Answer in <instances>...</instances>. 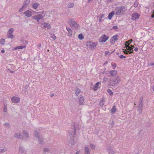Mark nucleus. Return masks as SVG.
Returning a JSON list of instances; mask_svg holds the SVG:
<instances>
[{"instance_id":"nucleus-38","label":"nucleus","mask_w":154,"mask_h":154,"mask_svg":"<svg viewBox=\"0 0 154 154\" xmlns=\"http://www.w3.org/2000/svg\"><path fill=\"white\" fill-rule=\"evenodd\" d=\"M5 42V39L3 38H2L0 39V44L4 45V43Z\"/></svg>"},{"instance_id":"nucleus-36","label":"nucleus","mask_w":154,"mask_h":154,"mask_svg":"<svg viewBox=\"0 0 154 154\" xmlns=\"http://www.w3.org/2000/svg\"><path fill=\"white\" fill-rule=\"evenodd\" d=\"M104 101L102 100L100 102L99 104L100 106L103 107L104 104Z\"/></svg>"},{"instance_id":"nucleus-29","label":"nucleus","mask_w":154,"mask_h":154,"mask_svg":"<svg viewBox=\"0 0 154 154\" xmlns=\"http://www.w3.org/2000/svg\"><path fill=\"white\" fill-rule=\"evenodd\" d=\"M30 2V0H26L23 3V5H24V7H26V6L28 5Z\"/></svg>"},{"instance_id":"nucleus-15","label":"nucleus","mask_w":154,"mask_h":154,"mask_svg":"<svg viewBox=\"0 0 154 154\" xmlns=\"http://www.w3.org/2000/svg\"><path fill=\"white\" fill-rule=\"evenodd\" d=\"M23 134L25 138H28L29 137V133L26 131L23 130Z\"/></svg>"},{"instance_id":"nucleus-61","label":"nucleus","mask_w":154,"mask_h":154,"mask_svg":"<svg viewBox=\"0 0 154 154\" xmlns=\"http://www.w3.org/2000/svg\"><path fill=\"white\" fill-rule=\"evenodd\" d=\"M129 41L130 42V43H131V42H132V39H130L129 40Z\"/></svg>"},{"instance_id":"nucleus-13","label":"nucleus","mask_w":154,"mask_h":154,"mask_svg":"<svg viewBox=\"0 0 154 154\" xmlns=\"http://www.w3.org/2000/svg\"><path fill=\"white\" fill-rule=\"evenodd\" d=\"M24 14L28 17H30L32 16V12L31 11L27 10L24 12Z\"/></svg>"},{"instance_id":"nucleus-2","label":"nucleus","mask_w":154,"mask_h":154,"mask_svg":"<svg viewBox=\"0 0 154 154\" xmlns=\"http://www.w3.org/2000/svg\"><path fill=\"white\" fill-rule=\"evenodd\" d=\"M121 81V79L119 76H116L115 79L111 78L109 79V85L110 86H114L119 84Z\"/></svg>"},{"instance_id":"nucleus-37","label":"nucleus","mask_w":154,"mask_h":154,"mask_svg":"<svg viewBox=\"0 0 154 154\" xmlns=\"http://www.w3.org/2000/svg\"><path fill=\"white\" fill-rule=\"evenodd\" d=\"M14 29L12 28H11L8 31V33H11V34H13L14 32Z\"/></svg>"},{"instance_id":"nucleus-63","label":"nucleus","mask_w":154,"mask_h":154,"mask_svg":"<svg viewBox=\"0 0 154 154\" xmlns=\"http://www.w3.org/2000/svg\"><path fill=\"white\" fill-rule=\"evenodd\" d=\"M152 90L153 91H154V85H153V87H152Z\"/></svg>"},{"instance_id":"nucleus-9","label":"nucleus","mask_w":154,"mask_h":154,"mask_svg":"<svg viewBox=\"0 0 154 154\" xmlns=\"http://www.w3.org/2000/svg\"><path fill=\"white\" fill-rule=\"evenodd\" d=\"M43 17V16L41 14H38L32 17L33 19L37 20L38 22L39 21L40 19H42Z\"/></svg>"},{"instance_id":"nucleus-34","label":"nucleus","mask_w":154,"mask_h":154,"mask_svg":"<svg viewBox=\"0 0 154 154\" xmlns=\"http://www.w3.org/2000/svg\"><path fill=\"white\" fill-rule=\"evenodd\" d=\"M107 92L111 96L113 94V92L109 89H107Z\"/></svg>"},{"instance_id":"nucleus-1","label":"nucleus","mask_w":154,"mask_h":154,"mask_svg":"<svg viewBox=\"0 0 154 154\" xmlns=\"http://www.w3.org/2000/svg\"><path fill=\"white\" fill-rule=\"evenodd\" d=\"M76 129L75 126L74 128L71 131H69L68 133L70 137L71 140H70V142L72 146H74L75 144V142L74 141L75 138V133Z\"/></svg>"},{"instance_id":"nucleus-3","label":"nucleus","mask_w":154,"mask_h":154,"mask_svg":"<svg viewBox=\"0 0 154 154\" xmlns=\"http://www.w3.org/2000/svg\"><path fill=\"white\" fill-rule=\"evenodd\" d=\"M86 45L89 48L92 49H94L97 45V43L96 42H93L89 41L87 42Z\"/></svg>"},{"instance_id":"nucleus-49","label":"nucleus","mask_w":154,"mask_h":154,"mask_svg":"<svg viewBox=\"0 0 154 154\" xmlns=\"http://www.w3.org/2000/svg\"><path fill=\"white\" fill-rule=\"evenodd\" d=\"M123 52L125 54H128V51H127L126 50H124Z\"/></svg>"},{"instance_id":"nucleus-19","label":"nucleus","mask_w":154,"mask_h":154,"mask_svg":"<svg viewBox=\"0 0 154 154\" xmlns=\"http://www.w3.org/2000/svg\"><path fill=\"white\" fill-rule=\"evenodd\" d=\"M117 36L118 35H116L111 37L110 39V42H112L113 41L115 42L117 40Z\"/></svg>"},{"instance_id":"nucleus-32","label":"nucleus","mask_w":154,"mask_h":154,"mask_svg":"<svg viewBox=\"0 0 154 154\" xmlns=\"http://www.w3.org/2000/svg\"><path fill=\"white\" fill-rule=\"evenodd\" d=\"M8 37V38H10L11 39H13L14 38V36L12 35V34H11V33H8L7 34Z\"/></svg>"},{"instance_id":"nucleus-64","label":"nucleus","mask_w":154,"mask_h":154,"mask_svg":"<svg viewBox=\"0 0 154 154\" xmlns=\"http://www.w3.org/2000/svg\"><path fill=\"white\" fill-rule=\"evenodd\" d=\"M24 41L26 43V44H28V41L27 40H25Z\"/></svg>"},{"instance_id":"nucleus-16","label":"nucleus","mask_w":154,"mask_h":154,"mask_svg":"<svg viewBox=\"0 0 154 154\" xmlns=\"http://www.w3.org/2000/svg\"><path fill=\"white\" fill-rule=\"evenodd\" d=\"M34 134L35 136L37 138H38L41 136V135L36 130H35L34 131Z\"/></svg>"},{"instance_id":"nucleus-59","label":"nucleus","mask_w":154,"mask_h":154,"mask_svg":"<svg viewBox=\"0 0 154 154\" xmlns=\"http://www.w3.org/2000/svg\"><path fill=\"white\" fill-rule=\"evenodd\" d=\"M81 92V91L79 89H78V94L80 93Z\"/></svg>"},{"instance_id":"nucleus-27","label":"nucleus","mask_w":154,"mask_h":154,"mask_svg":"<svg viewBox=\"0 0 154 154\" xmlns=\"http://www.w3.org/2000/svg\"><path fill=\"white\" fill-rule=\"evenodd\" d=\"M38 140V141L39 142V143L41 144H42L44 143L43 142V139L41 136L39 137L38 138H37Z\"/></svg>"},{"instance_id":"nucleus-48","label":"nucleus","mask_w":154,"mask_h":154,"mask_svg":"<svg viewBox=\"0 0 154 154\" xmlns=\"http://www.w3.org/2000/svg\"><path fill=\"white\" fill-rule=\"evenodd\" d=\"M148 65L149 66H154V63L152 62H150L149 63H148Z\"/></svg>"},{"instance_id":"nucleus-46","label":"nucleus","mask_w":154,"mask_h":154,"mask_svg":"<svg viewBox=\"0 0 154 154\" xmlns=\"http://www.w3.org/2000/svg\"><path fill=\"white\" fill-rule=\"evenodd\" d=\"M51 37L53 40H55L56 38V37L55 35L53 34L51 35Z\"/></svg>"},{"instance_id":"nucleus-50","label":"nucleus","mask_w":154,"mask_h":154,"mask_svg":"<svg viewBox=\"0 0 154 154\" xmlns=\"http://www.w3.org/2000/svg\"><path fill=\"white\" fill-rule=\"evenodd\" d=\"M7 108L6 106H5L4 109V112H6L7 111Z\"/></svg>"},{"instance_id":"nucleus-57","label":"nucleus","mask_w":154,"mask_h":154,"mask_svg":"<svg viewBox=\"0 0 154 154\" xmlns=\"http://www.w3.org/2000/svg\"><path fill=\"white\" fill-rule=\"evenodd\" d=\"M105 16V14H102L101 16V18H103Z\"/></svg>"},{"instance_id":"nucleus-51","label":"nucleus","mask_w":154,"mask_h":154,"mask_svg":"<svg viewBox=\"0 0 154 154\" xmlns=\"http://www.w3.org/2000/svg\"><path fill=\"white\" fill-rule=\"evenodd\" d=\"M114 152L112 150H110L109 151V153L114 154Z\"/></svg>"},{"instance_id":"nucleus-40","label":"nucleus","mask_w":154,"mask_h":154,"mask_svg":"<svg viewBox=\"0 0 154 154\" xmlns=\"http://www.w3.org/2000/svg\"><path fill=\"white\" fill-rule=\"evenodd\" d=\"M7 151V149H0V153H3Z\"/></svg>"},{"instance_id":"nucleus-21","label":"nucleus","mask_w":154,"mask_h":154,"mask_svg":"<svg viewBox=\"0 0 154 154\" xmlns=\"http://www.w3.org/2000/svg\"><path fill=\"white\" fill-rule=\"evenodd\" d=\"M28 87L26 86L25 87H23L22 90V92L23 94L26 95V93L27 92V89Z\"/></svg>"},{"instance_id":"nucleus-6","label":"nucleus","mask_w":154,"mask_h":154,"mask_svg":"<svg viewBox=\"0 0 154 154\" xmlns=\"http://www.w3.org/2000/svg\"><path fill=\"white\" fill-rule=\"evenodd\" d=\"M109 38V37L105 35L101 36L99 39V41L100 42H105Z\"/></svg>"},{"instance_id":"nucleus-54","label":"nucleus","mask_w":154,"mask_h":154,"mask_svg":"<svg viewBox=\"0 0 154 154\" xmlns=\"http://www.w3.org/2000/svg\"><path fill=\"white\" fill-rule=\"evenodd\" d=\"M109 52L108 51H106L105 52V55L106 56V55H108L109 54Z\"/></svg>"},{"instance_id":"nucleus-43","label":"nucleus","mask_w":154,"mask_h":154,"mask_svg":"<svg viewBox=\"0 0 154 154\" xmlns=\"http://www.w3.org/2000/svg\"><path fill=\"white\" fill-rule=\"evenodd\" d=\"M111 66H112L113 67L112 69H115L116 66V64L115 63L113 64H111Z\"/></svg>"},{"instance_id":"nucleus-23","label":"nucleus","mask_w":154,"mask_h":154,"mask_svg":"<svg viewBox=\"0 0 154 154\" xmlns=\"http://www.w3.org/2000/svg\"><path fill=\"white\" fill-rule=\"evenodd\" d=\"M26 45H21L19 46H17L14 49L15 50L18 49H23L24 48H26Z\"/></svg>"},{"instance_id":"nucleus-62","label":"nucleus","mask_w":154,"mask_h":154,"mask_svg":"<svg viewBox=\"0 0 154 154\" xmlns=\"http://www.w3.org/2000/svg\"><path fill=\"white\" fill-rule=\"evenodd\" d=\"M38 46L39 47H41V44H39Z\"/></svg>"},{"instance_id":"nucleus-30","label":"nucleus","mask_w":154,"mask_h":154,"mask_svg":"<svg viewBox=\"0 0 154 154\" xmlns=\"http://www.w3.org/2000/svg\"><path fill=\"white\" fill-rule=\"evenodd\" d=\"M85 154H90L89 150L88 148L85 147Z\"/></svg>"},{"instance_id":"nucleus-45","label":"nucleus","mask_w":154,"mask_h":154,"mask_svg":"<svg viewBox=\"0 0 154 154\" xmlns=\"http://www.w3.org/2000/svg\"><path fill=\"white\" fill-rule=\"evenodd\" d=\"M25 8V7H24V5H23L22 7L19 10V12H21Z\"/></svg>"},{"instance_id":"nucleus-35","label":"nucleus","mask_w":154,"mask_h":154,"mask_svg":"<svg viewBox=\"0 0 154 154\" xmlns=\"http://www.w3.org/2000/svg\"><path fill=\"white\" fill-rule=\"evenodd\" d=\"M143 108H137V111H138L139 114H141L142 112Z\"/></svg>"},{"instance_id":"nucleus-55","label":"nucleus","mask_w":154,"mask_h":154,"mask_svg":"<svg viewBox=\"0 0 154 154\" xmlns=\"http://www.w3.org/2000/svg\"><path fill=\"white\" fill-rule=\"evenodd\" d=\"M8 70L11 73H13L14 72V70H13V71H12V70H11L10 69H8Z\"/></svg>"},{"instance_id":"nucleus-52","label":"nucleus","mask_w":154,"mask_h":154,"mask_svg":"<svg viewBox=\"0 0 154 154\" xmlns=\"http://www.w3.org/2000/svg\"><path fill=\"white\" fill-rule=\"evenodd\" d=\"M112 28L114 29H117L118 28L117 26H114L112 27Z\"/></svg>"},{"instance_id":"nucleus-5","label":"nucleus","mask_w":154,"mask_h":154,"mask_svg":"<svg viewBox=\"0 0 154 154\" xmlns=\"http://www.w3.org/2000/svg\"><path fill=\"white\" fill-rule=\"evenodd\" d=\"M69 23L70 26L73 29H76L77 27V23L75 21H74L72 19H71L69 21Z\"/></svg>"},{"instance_id":"nucleus-14","label":"nucleus","mask_w":154,"mask_h":154,"mask_svg":"<svg viewBox=\"0 0 154 154\" xmlns=\"http://www.w3.org/2000/svg\"><path fill=\"white\" fill-rule=\"evenodd\" d=\"M132 47L131 49L130 46H127V45H125L126 48H128V50H129L130 51H128V54H131L133 53L134 52V50H133V49L134 48V46H132Z\"/></svg>"},{"instance_id":"nucleus-31","label":"nucleus","mask_w":154,"mask_h":154,"mask_svg":"<svg viewBox=\"0 0 154 154\" xmlns=\"http://www.w3.org/2000/svg\"><path fill=\"white\" fill-rule=\"evenodd\" d=\"M78 38L80 40H82L84 38V36L82 33H80L78 35Z\"/></svg>"},{"instance_id":"nucleus-20","label":"nucleus","mask_w":154,"mask_h":154,"mask_svg":"<svg viewBox=\"0 0 154 154\" xmlns=\"http://www.w3.org/2000/svg\"><path fill=\"white\" fill-rule=\"evenodd\" d=\"M114 12L112 11L109 14L108 16V19L109 20H111L112 18L113 17L114 14Z\"/></svg>"},{"instance_id":"nucleus-22","label":"nucleus","mask_w":154,"mask_h":154,"mask_svg":"<svg viewBox=\"0 0 154 154\" xmlns=\"http://www.w3.org/2000/svg\"><path fill=\"white\" fill-rule=\"evenodd\" d=\"M39 5V4L38 3H35L32 5V7L33 8L36 9L37 7Z\"/></svg>"},{"instance_id":"nucleus-17","label":"nucleus","mask_w":154,"mask_h":154,"mask_svg":"<svg viewBox=\"0 0 154 154\" xmlns=\"http://www.w3.org/2000/svg\"><path fill=\"white\" fill-rule=\"evenodd\" d=\"M100 84V82H97L95 84L93 88V89L95 91L97 90V88H98V85H99Z\"/></svg>"},{"instance_id":"nucleus-44","label":"nucleus","mask_w":154,"mask_h":154,"mask_svg":"<svg viewBox=\"0 0 154 154\" xmlns=\"http://www.w3.org/2000/svg\"><path fill=\"white\" fill-rule=\"evenodd\" d=\"M119 57H120V59H122L123 58H126V56H124L122 54L119 56Z\"/></svg>"},{"instance_id":"nucleus-4","label":"nucleus","mask_w":154,"mask_h":154,"mask_svg":"<svg viewBox=\"0 0 154 154\" xmlns=\"http://www.w3.org/2000/svg\"><path fill=\"white\" fill-rule=\"evenodd\" d=\"M117 9L118 10L116 13V14L117 15H119L125 12L127 10V8L124 6L118 8Z\"/></svg>"},{"instance_id":"nucleus-28","label":"nucleus","mask_w":154,"mask_h":154,"mask_svg":"<svg viewBox=\"0 0 154 154\" xmlns=\"http://www.w3.org/2000/svg\"><path fill=\"white\" fill-rule=\"evenodd\" d=\"M66 29L68 31L69 35L70 36H71L72 35V33L71 29L70 28L68 27H66Z\"/></svg>"},{"instance_id":"nucleus-26","label":"nucleus","mask_w":154,"mask_h":154,"mask_svg":"<svg viewBox=\"0 0 154 154\" xmlns=\"http://www.w3.org/2000/svg\"><path fill=\"white\" fill-rule=\"evenodd\" d=\"M143 107L142 100L141 99L139 101V104L137 106V108H142Z\"/></svg>"},{"instance_id":"nucleus-58","label":"nucleus","mask_w":154,"mask_h":154,"mask_svg":"<svg viewBox=\"0 0 154 154\" xmlns=\"http://www.w3.org/2000/svg\"><path fill=\"white\" fill-rule=\"evenodd\" d=\"M5 52V51L3 49V50H2L1 51V52L2 53H4Z\"/></svg>"},{"instance_id":"nucleus-7","label":"nucleus","mask_w":154,"mask_h":154,"mask_svg":"<svg viewBox=\"0 0 154 154\" xmlns=\"http://www.w3.org/2000/svg\"><path fill=\"white\" fill-rule=\"evenodd\" d=\"M140 15L137 13L132 14L131 15V19L133 20H136L139 18Z\"/></svg>"},{"instance_id":"nucleus-42","label":"nucleus","mask_w":154,"mask_h":154,"mask_svg":"<svg viewBox=\"0 0 154 154\" xmlns=\"http://www.w3.org/2000/svg\"><path fill=\"white\" fill-rule=\"evenodd\" d=\"M90 146L92 149H94L95 147V146L92 143L90 144Z\"/></svg>"},{"instance_id":"nucleus-56","label":"nucleus","mask_w":154,"mask_h":154,"mask_svg":"<svg viewBox=\"0 0 154 154\" xmlns=\"http://www.w3.org/2000/svg\"><path fill=\"white\" fill-rule=\"evenodd\" d=\"M134 51H138V48H135L134 49Z\"/></svg>"},{"instance_id":"nucleus-41","label":"nucleus","mask_w":154,"mask_h":154,"mask_svg":"<svg viewBox=\"0 0 154 154\" xmlns=\"http://www.w3.org/2000/svg\"><path fill=\"white\" fill-rule=\"evenodd\" d=\"M138 6V2H135L134 3L133 6L135 8L137 7Z\"/></svg>"},{"instance_id":"nucleus-12","label":"nucleus","mask_w":154,"mask_h":154,"mask_svg":"<svg viewBox=\"0 0 154 154\" xmlns=\"http://www.w3.org/2000/svg\"><path fill=\"white\" fill-rule=\"evenodd\" d=\"M14 137L17 139H23V136L20 133H15L14 135Z\"/></svg>"},{"instance_id":"nucleus-47","label":"nucleus","mask_w":154,"mask_h":154,"mask_svg":"<svg viewBox=\"0 0 154 154\" xmlns=\"http://www.w3.org/2000/svg\"><path fill=\"white\" fill-rule=\"evenodd\" d=\"M5 125L7 127L9 128L10 126V124L8 123H5L4 125Z\"/></svg>"},{"instance_id":"nucleus-18","label":"nucleus","mask_w":154,"mask_h":154,"mask_svg":"<svg viewBox=\"0 0 154 154\" xmlns=\"http://www.w3.org/2000/svg\"><path fill=\"white\" fill-rule=\"evenodd\" d=\"M109 72L111 75L114 76L116 75L117 73V72L116 70H112L110 71Z\"/></svg>"},{"instance_id":"nucleus-33","label":"nucleus","mask_w":154,"mask_h":154,"mask_svg":"<svg viewBox=\"0 0 154 154\" xmlns=\"http://www.w3.org/2000/svg\"><path fill=\"white\" fill-rule=\"evenodd\" d=\"M43 151L44 152L49 153L50 150L48 148H44L43 149Z\"/></svg>"},{"instance_id":"nucleus-60","label":"nucleus","mask_w":154,"mask_h":154,"mask_svg":"<svg viewBox=\"0 0 154 154\" xmlns=\"http://www.w3.org/2000/svg\"><path fill=\"white\" fill-rule=\"evenodd\" d=\"M54 94H51L50 95V96L52 97H53L54 96Z\"/></svg>"},{"instance_id":"nucleus-10","label":"nucleus","mask_w":154,"mask_h":154,"mask_svg":"<svg viewBox=\"0 0 154 154\" xmlns=\"http://www.w3.org/2000/svg\"><path fill=\"white\" fill-rule=\"evenodd\" d=\"M19 154L20 153L21 154H26V151H25V149L22 146H20L19 149Z\"/></svg>"},{"instance_id":"nucleus-25","label":"nucleus","mask_w":154,"mask_h":154,"mask_svg":"<svg viewBox=\"0 0 154 154\" xmlns=\"http://www.w3.org/2000/svg\"><path fill=\"white\" fill-rule=\"evenodd\" d=\"M44 27L45 28H47L48 29H50L51 28V25L48 23H44Z\"/></svg>"},{"instance_id":"nucleus-39","label":"nucleus","mask_w":154,"mask_h":154,"mask_svg":"<svg viewBox=\"0 0 154 154\" xmlns=\"http://www.w3.org/2000/svg\"><path fill=\"white\" fill-rule=\"evenodd\" d=\"M74 6V4L73 3H70L68 4V7L69 8H72Z\"/></svg>"},{"instance_id":"nucleus-53","label":"nucleus","mask_w":154,"mask_h":154,"mask_svg":"<svg viewBox=\"0 0 154 154\" xmlns=\"http://www.w3.org/2000/svg\"><path fill=\"white\" fill-rule=\"evenodd\" d=\"M151 17L152 18H153L154 17V10H153L152 14L151 15Z\"/></svg>"},{"instance_id":"nucleus-24","label":"nucleus","mask_w":154,"mask_h":154,"mask_svg":"<svg viewBox=\"0 0 154 154\" xmlns=\"http://www.w3.org/2000/svg\"><path fill=\"white\" fill-rule=\"evenodd\" d=\"M116 111V106L115 105H114L112 109H111V113L112 114H114L115 113V112Z\"/></svg>"},{"instance_id":"nucleus-11","label":"nucleus","mask_w":154,"mask_h":154,"mask_svg":"<svg viewBox=\"0 0 154 154\" xmlns=\"http://www.w3.org/2000/svg\"><path fill=\"white\" fill-rule=\"evenodd\" d=\"M11 100L13 103H17L19 102L20 99L17 97H14L11 98Z\"/></svg>"},{"instance_id":"nucleus-8","label":"nucleus","mask_w":154,"mask_h":154,"mask_svg":"<svg viewBox=\"0 0 154 154\" xmlns=\"http://www.w3.org/2000/svg\"><path fill=\"white\" fill-rule=\"evenodd\" d=\"M78 103L79 105H83L84 104V97L82 95H79L78 98Z\"/></svg>"}]
</instances>
